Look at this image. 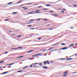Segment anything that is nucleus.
I'll use <instances>...</instances> for the list:
<instances>
[{
	"mask_svg": "<svg viewBox=\"0 0 77 77\" xmlns=\"http://www.w3.org/2000/svg\"><path fill=\"white\" fill-rule=\"evenodd\" d=\"M47 64H50V62H48V60L44 61V62H43V63H44L45 65L47 64Z\"/></svg>",
	"mask_w": 77,
	"mask_h": 77,
	"instance_id": "f257e3e1",
	"label": "nucleus"
},
{
	"mask_svg": "<svg viewBox=\"0 0 77 77\" xmlns=\"http://www.w3.org/2000/svg\"><path fill=\"white\" fill-rule=\"evenodd\" d=\"M74 45V44H70L69 46V48H70V47H72V46H73V45Z\"/></svg>",
	"mask_w": 77,
	"mask_h": 77,
	"instance_id": "f03ea898",
	"label": "nucleus"
},
{
	"mask_svg": "<svg viewBox=\"0 0 77 77\" xmlns=\"http://www.w3.org/2000/svg\"><path fill=\"white\" fill-rule=\"evenodd\" d=\"M74 59H73L72 58H69L66 59V60H74Z\"/></svg>",
	"mask_w": 77,
	"mask_h": 77,
	"instance_id": "7ed1b4c3",
	"label": "nucleus"
},
{
	"mask_svg": "<svg viewBox=\"0 0 77 77\" xmlns=\"http://www.w3.org/2000/svg\"><path fill=\"white\" fill-rule=\"evenodd\" d=\"M32 51H34V50H32L29 51H28L27 52V53H32Z\"/></svg>",
	"mask_w": 77,
	"mask_h": 77,
	"instance_id": "20e7f679",
	"label": "nucleus"
},
{
	"mask_svg": "<svg viewBox=\"0 0 77 77\" xmlns=\"http://www.w3.org/2000/svg\"><path fill=\"white\" fill-rule=\"evenodd\" d=\"M39 11V10H36L35 11V12H36L37 14H39L40 12Z\"/></svg>",
	"mask_w": 77,
	"mask_h": 77,
	"instance_id": "39448f33",
	"label": "nucleus"
},
{
	"mask_svg": "<svg viewBox=\"0 0 77 77\" xmlns=\"http://www.w3.org/2000/svg\"><path fill=\"white\" fill-rule=\"evenodd\" d=\"M69 48H67V47H65L63 48V50H66V49H68Z\"/></svg>",
	"mask_w": 77,
	"mask_h": 77,
	"instance_id": "423d86ee",
	"label": "nucleus"
},
{
	"mask_svg": "<svg viewBox=\"0 0 77 77\" xmlns=\"http://www.w3.org/2000/svg\"><path fill=\"white\" fill-rule=\"evenodd\" d=\"M34 12L33 11H32V12H29L27 13V14H32V13H34Z\"/></svg>",
	"mask_w": 77,
	"mask_h": 77,
	"instance_id": "0eeeda50",
	"label": "nucleus"
},
{
	"mask_svg": "<svg viewBox=\"0 0 77 77\" xmlns=\"http://www.w3.org/2000/svg\"><path fill=\"white\" fill-rule=\"evenodd\" d=\"M43 68H44V69H47L48 68V67L47 66H44L43 67Z\"/></svg>",
	"mask_w": 77,
	"mask_h": 77,
	"instance_id": "6e6552de",
	"label": "nucleus"
},
{
	"mask_svg": "<svg viewBox=\"0 0 77 77\" xmlns=\"http://www.w3.org/2000/svg\"><path fill=\"white\" fill-rule=\"evenodd\" d=\"M24 57V56H21L20 57H17V58L18 59L19 58H21V57Z\"/></svg>",
	"mask_w": 77,
	"mask_h": 77,
	"instance_id": "1a4fd4ad",
	"label": "nucleus"
},
{
	"mask_svg": "<svg viewBox=\"0 0 77 77\" xmlns=\"http://www.w3.org/2000/svg\"><path fill=\"white\" fill-rule=\"evenodd\" d=\"M50 9H48V8H44L43 9V10H44V11L45 10H49Z\"/></svg>",
	"mask_w": 77,
	"mask_h": 77,
	"instance_id": "9d476101",
	"label": "nucleus"
},
{
	"mask_svg": "<svg viewBox=\"0 0 77 77\" xmlns=\"http://www.w3.org/2000/svg\"><path fill=\"white\" fill-rule=\"evenodd\" d=\"M46 6H50L51 5L49 4H47L45 5Z\"/></svg>",
	"mask_w": 77,
	"mask_h": 77,
	"instance_id": "9b49d317",
	"label": "nucleus"
},
{
	"mask_svg": "<svg viewBox=\"0 0 77 77\" xmlns=\"http://www.w3.org/2000/svg\"><path fill=\"white\" fill-rule=\"evenodd\" d=\"M39 63H36L32 64V65H36V64H38Z\"/></svg>",
	"mask_w": 77,
	"mask_h": 77,
	"instance_id": "f8f14e48",
	"label": "nucleus"
},
{
	"mask_svg": "<svg viewBox=\"0 0 77 77\" xmlns=\"http://www.w3.org/2000/svg\"><path fill=\"white\" fill-rule=\"evenodd\" d=\"M12 14H17V13L16 12H13Z\"/></svg>",
	"mask_w": 77,
	"mask_h": 77,
	"instance_id": "ddd939ff",
	"label": "nucleus"
},
{
	"mask_svg": "<svg viewBox=\"0 0 77 77\" xmlns=\"http://www.w3.org/2000/svg\"><path fill=\"white\" fill-rule=\"evenodd\" d=\"M61 45H65V43H62L61 44Z\"/></svg>",
	"mask_w": 77,
	"mask_h": 77,
	"instance_id": "4468645a",
	"label": "nucleus"
},
{
	"mask_svg": "<svg viewBox=\"0 0 77 77\" xmlns=\"http://www.w3.org/2000/svg\"><path fill=\"white\" fill-rule=\"evenodd\" d=\"M36 56H37L36 54L32 56V57H36Z\"/></svg>",
	"mask_w": 77,
	"mask_h": 77,
	"instance_id": "2eb2a0df",
	"label": "nucleus"
},
{
	"mask_svg": "<svg viewBox=\"0 0 77 77\" xmlns=\"http://www.w3.org/2000/svg\"><path fill=\"white\" fill-rule=\"evenodd\" d=\"M27 67H28V66H25V67H24L23 68V69H25V68H27Z\"/></svg>",
	"mask_w": 77,
	"mask_h": 77,
	"instance_id": "dca6fc26",
	"label": "nucleus"
},
{
	"mask_svg": "<svg viewBox=\"0 0 77 77\" xmlns=\"http://www.w3.org/2000/svg\"><path fill=\"white\" fill-rule=\"evenodd\" d=\"M39 20H41V19L38 18L37 20H36V21H39Z\"/></svg>",
	"mask_w": 77,
	"mask_h": 77,
	"instance_id": "f3484780",
	"label": "nucleus"
},
{
	"mask_svg": "<svg viewBox=\"0 0 77 77\" xmlns=\"http://www.w3.org/2000/svg\"><path fill=\"white\" fill-rule=\"evenodd\" d=\"M53 11H49V12H50V13H53Z\"/></svg>",
	"mask_w": 77,
	"mask_h": 77,
	"instance_id": "a211bd4d",
	"label": "nucleus"
},
{
	"mask_svg": "<svg viewBox=\"0 0 77 77\" xmlns=\"http://www.w3.org/2000/svg\"><path fill=\"white\" fill-rule=\"evenodd\" d=\"M66 74H64V75H63V77H65L66 76Z\"/></svg>",
	"mask_w": 77,
	"mask_h": 77,
	"instance_id": "6ab92c4d",
	"label": "nucleus"
},
{
	"mask_svg": "<svg viewBox=\"0 0 77 77\" xmlns=\"http://www.w3.org/2000/svg\"><path fill=\"white\" fill-rule=\"evenodd\" d=\"M39 65L40 66H42V63H39Z\"/></svg>",
	"mask_w": 77,
	"mask_h": 77,
	"instance_id": "aec40b11",
	"label": "nucleus"
},
{
	"mask_svg": "<svg viewBox=\"0 0 77 77\" xmlns=\"http://www.w3.org/2000/svg\"><path fill=\"white\" fill-rule=\"evenodd\" d=\"M27 26L28 27H30V26H32V25H27Z\"/></svg>",
	"mask_w": 77,
	"mask_h": 77,
	"instance_id": "412c9836",
	"label": "nucleus"
},
{
	"mask_svg": "<svg viewBox=\"0 0 77 77\" xmlns=\"http://www.w3.org/2000/svg\"><path fill=\"white\" fill-rule=\"evenodd\" d=\"M33 68H37V66H32Z\"/></svg>",
	"mask_w": 77,
	"mask_h": 77,
	"instance_id": "4be33fe9",
	"label": "nucleus"
},
{
	"mask_svg": "<svg viewBox=\"0 0 77 77\" xmlns=\"http://www.w3.org/2000/svg\"><path fill=\"white\" fill-rule=\"evenodd\" d=\"M30 4H32V3H26V4L25 5H30Z\"/></svg>",
	"mask_w": 77,
	"mask_h": 77,
	"instance_id": "5701e85b",
	"label": "nucleus"
},
{
	"mask_svg": "<svg viewBox=\"0 0 77 77\" xmlns=\"http://www.w3.org/2000/svg\"><path fill=\"white\" fill-rule=\"evenodd\" d=\"M40 54H41L40 53H38V54H36V55L37 56H38V55H40Z\"/></svg>",
	"mask_w": 77,
	"mask_h": 77,
	"instance_id": "b1692460",
	"label": "nucleus"
},
{
	"mask_svg": "<svg viewBox=\"0 0 77 77\" xmlns=\"http://www.w3.org/2000/svg\"><path fill=\"white\" fill-rule=\"evenodd\" d=\"M22 70H20V71H18V72H22Z\"/></svg>",
	"mask_w": 77,
	"mask_h": 77,
	"instance_id": "393cba45",
	"label": "nucleus"
},
{
	"mask_svg": "<svg viewBox=\"0 0 77 77\" xmlns=\"http://www.w3.org/2000/svg\"><path fill=\"white\" fill-rule=\"evenodd\" d=\"M34 20H33V19H32V20H29V21H33Z\"/></svg>",
	"mask_w": 77,
	"mask_h": 77,
	"instance_id": "a878e982",
	"label": "nucleus"
},
{
	"mask_svg": "<svg viewBox=\"0 0 77 77\" xmlns=\"http://www.w3.org/2000/svg\"><path fill=\"white\" fill-rule=\"evenodd\" d=\"M5 74V72H4L3 73H1V74Z\"/></svg>",
	"mask_w": 77,
	"mask_h": 77,
	"instance_id": "bb28decb",
	"label": "nucleus"
},
{
	"mask_svg": "<svg viewBox=\"0 0 77 77\" xmlns=\"http://www.w3.org/2000/svg\"><path fill=\"white\" fill-rule=\"evenodd\" d=\"M20 36H21V35H18V36H17V37L18 38H20Z\"/></svg>",
	"mask_w": 77,
	"mask_h": 77,
	"instance_id": "cd10ccee",
	"label": "nucleus"
},
{
	"mask_svg": "<svg viewBox=\"0 0 77 77\" xmlns=\"http://www.w3.org/2000/svg\"><path fill=\"white\" fill-rule=\"evenodd\" d=\"M3 62H4V61H2L0 62V63H3Z\"/></svg>",
	"mask_w": 77,
	"mask_h": 77,
	"instance_id": "c85d7f7f",
	"label": "nucleus"
},
{
	"mask_svg": "<svg viewBox=\"0 0 77 77\" xmlns=\"http://www.w3.org/2000/svg\"><path fill=\"white\" fill-rule=\"evenodd\" d=\"M45 50H46V49H45L44 50H42V51H45Z\"/></svg>",
	"mask_w": 77,
	"mask_h": 77,
	"instance_id": "c756f323",
	"label": "nucleus"
},
{
	"mask_svg": "<svg viewBox=\"0 0 77 77\" xmlns=\"http://www.w3.org/2000/svg\"><path fill=\"white\" fill-rule=\"evenodd\" d=\"M54 16H58V15L57 14H54Z\"/></svg>",
	"mask_w": 77,
	"mask_h": 77,
	"instance_id": "7c9ffc66",
	"label": "nucleus"
},
{
	"mask_svg": "<svg viewBox=\"0 0 77 77\" xmlns=\"http://www.w3.org/2000/svg\"><path fill=\"white\" fill-rule=\"evenodd\" d=\"M40 39H41V38L39 37L38 38V40H40Z\"/></svg>",
	"mask_w": 77,
	"mask_h": 77,
	"instance_id": "2f4dec72",
	"label": "nucleus"
},
{
	"mask_svg": "<svg viewBox=\"0 0 77 77\" xmlns=\"http://www.w3.org/2000/svg\"><path fill=\"white\" fill-rule=\"evenodd\" d=\"M47 20H48V19H45L44 20V21H47Z\"/></svg>",
	"mask_w": 77,
	"mask_h": 77,
	"instance_id": "473e14b6",
	"label": "nucleus"
},
{
	"mask_svg": "<svg viewBox=\"0 0 77 77\" xmlns=\"http://www.w3.org/2000/svg\"><path fill=\"white\" fill-rule=\"evenodd\" d=\"M35 29V28H30V30H32V29Z\"/></svg>",
	"mask_w": 77,
	"mask_h": 77,
	"instance_id": "72a5a7b5",
	"label": "nucleus"
},
{
	"mask_svg": "<svg viewBox=\"0 0 77 77\" xmlns=\"http://www.w3.org/2000/svg\"><path fill=\"white\" fill-rule=\"evenodd\" d=\"M7 53H8V52H5L4 54H7Z\"/></svg>",
	"mask_w": 77,
	"mask_h": 77,
	"instance_id": "f704fd0d",
	"label": "nucleus"
},
{
	"mask_svg": "<svg viewBox=\"0 0 77 77\" xmlns=\"http://www.w3.org/2000/svg\"><path fill=\"white\" fill-rule=\"evenodd\" d=\"M60 41L59 42H58V43H57L56 44H57H57H59V43H60Z\"/></svg>",
	"mask_w": 77,
	"mask_h": 77,
	"instance_id": "c9c22d12",
	"label": "nucleus"
},
{
	"mask_svg": "<svg viewBox=\"0 0 77 77\" xmlns=\"http://www.w3.org/2000/svg\"><path fill=\"white\" fill-rule=\"evenodd\" d=\"M67 73H68V72H66L64 73L66 74H67Z\"/></svg>",
	"mask_w": 77,
	"mask_h": 77,
	"instance_id": "e433bc0d",
	"label": "nucleus"
},
{
	"mask_svg": "<svg viewBox=\"0 0 77 77\" xmlns=\"http://www.w3.org/2000/svg\"><path fill=\"white\" fill-rule=\"evenodd\" d=\"M28 8H24V10H26V9H27Z\"/></svg>",
	"mask_w": 77,
	"mask_h": 77,
	"instance_id": "4c0bfd02",
	"label": "nucleus"
},
{
	"mask_svg": "<svg viewBox=\"0 0 77 77\" xmlns=\"http://www.w3.org/2000/svg\"><path fill=\"white\" fill-rule=\"evenodd\" d=\"M9 3H10V5H11V4H12V3H13V2H11Z\"/></svg>",
	"mask_w": 77,
	"mask_h": 77,
	"instance_id": "58836bf2",
	"label": "nucleus"
},
{
	"mask_svg": "<svg viewBox=\"0 0 77 77\" xmlns=\"http://www.w3.org/2000/svg\"><path fill=\"white\" fill-rule=\"evenodd\" d=\"M61 12H62V13H64V12H65L63 11H61Z\"/></svg>",
	"mask_w": 77,
	"mask_h": 77,
	"instance_id": "ea45409f",
	"label": "nucleus"
},
{
	"mask_svg": "<svg viewBox=\"0 0 77 77\" xmlns=\"http://www.w3.org/2000/svg\"><path fill=\"white\" fill-rule=\"evenodd\" d=\"M22 1H20V2H18L17 3L18 4V3H21V2H22Z\"/></svg>",
	"mask_w": 77,
	"mask_h": 77,
	"instance_id": "a19ab883",
	"label": "nucleus"
},
{
	"mask_svg": "<svg viewBox=\"0 0 77 77\" xmlns=\"http://www.w3.org/2000/svg\"><path fill=\"white\" fill-rule=\"evenodd\" d=\"M8 72H9L7 71V72H5V74H6V73H8Z\"/></svg>",
	"mask_w": 77,
	"mask_h": 77,
	"instance_id": "79ce46f5",
	"label": "nucleus"
},
{
	"mask_svg": "<svg viewBox=\"0 0 77 77\" xmlns=\"http://www.w3.org/2000/svg\"><path fill=\"white\" fill-rule=\"evenodd\" d=\"M32 65H31L30 66V67L31 68V67H32Z\"/></svg>",
	"mask_w": 77,
	"mask_h": 77,
	"instance_id": "37998d69",
	"label": "nucleus"
},
{
	"mask_svg": "<svg viewBox=\"0 0 77 77\" xmlns=\"http://www.w3.org/2000/svg\"><path fill=\"white\" fill-rule=\"evenodd\" d=\"M19 48H23V47H18Z\"/></svg>",
	"mask_w": 77,
	"mask_h": 77,
	"instance_id": "c03bdc74",
	"label": "nucleus"
},
{
	"mask_svg": "<svg viewBox=\"0 0 77 77\" xmlns=\"http://www.w3.org/2000/svg\"><path fill=\"white\" fill-rule=\"evenodd\" d=\"M48 36H44L43 37H48Z\"/></svg>",
	"mask_w": 77,
	"mask_h": 77,
	"instance_id": "a18cd8bd",
	"label": "nucleus"
},
{
	"mask_svg": "<svg viewBox=\"0 0 77 77\" xmlns=\"http://www.w3.org/2000/svg\"><path fill=\"white\" fill-rule=\"evenodd\" d=\"M54 51H57L58 50H59V49H58V50H54Z\"/></svg>",
	"mask_w": 77,
	"mask_h": 77,
	"instance_id": "49530a36",
	"label": "nucleus"
},
{
	"mask_svg": "<svg viewBox=\"0 0 77 77\" xmlns=\"http://www.w3.org/2000/svg\"><path fill=\"white\" fill-rule=\"evenodd\" d=\"M65 58H61L60 59V60H62L63 59H65Z\"/></svg>",
	"mask_w": 77,
	"mask_h": 77,
	"instance_id": "de8ad7c7",
	"label": "nucleus"
},
{
	"mask_svg": "<svg viewBox=\"0 0 77 77\" xmlns=\"http://www.w3.org/2000/svg\"><path fill=\"white\" fill-rule=\"evenodd\" d=\"M8 20H9L8 19H6L5 20V21H8Z\"/></svg>",
	"mask_w": 77,
	"mask_h": 77,
	"instance_id": "09e8293b",
	"label": "nucleus"
},
{
	"mask_svg": "<svg viewBox=\"0 0 77 77\" xmlns=\"http://www.w3.org/2000/svg\"><path fill=\"white\" fill-rule=\"evenodd\" d=\"M63 48L60 49L59 50H63Z\"/></svg>",
	"mask_w": 77,
	"mask_h": 77,
	"instance_id": "8fccbe9b",
	"label": "nucleus"
},
{
	"mask_svg": "<svg viewBox=\"0 0 77 77\" xmlns=\"http://www.w3.org/2000/svg\"><path fill=\"white\" fill-rule=\"evenodd\" d=\"M5 65L6 66H8V65H9V64H6Z\"/></svg>",
	"mask_w": 77,
	"mask_h": 77,
	"instance_id": "3c124183",
	"label": "nucleus"
},
{
	"mask_svg": "<svg viewBox=\"0 0 77 77\" xmlns=\"http://www.w3.org/2000/svg\"><path fill=\"white\" fill-rule=\"evenodd\" d=\"M38 8H41V6H38Z\"/></svg>",
	"mask_w": 77,
	"mask_h": 77,
	"instance_id": "603ef678",
	"label": "nucleus"
},
{
	"mask_svg": "<svg viewBox=\"0 0 77 77\" xmlns=\"http://www.w3.org/2000/svg\"><path fill=\"white\" fill-rule=\"evenodd\" d=\"M2 36H3V37H4V38L5 37V35H2Z\"/></svg>",
	"mask_w": 77,
	"mask_h": 77,
	"instance_id": "864d4df0",
	"label": "nucleus"
},
{
	"mask_svg": "<svg viewBox=\"0 0 77 77\" xmlns=\"http://www.w3.org/2000/svg\"><path fill=\"white\" fill-rule=\"evenodd\" d=\"M54 51V50H52V51H50V52H52V51Z\"/></svg>",
	"mask_w": 77,
	"mask_h": 77,
	"instance_id": "5fc2aeb1",
	"label": "nucleus"
},
{
	"mask_svg": "<svg viewBox=\"0 0 77 77\" xmlns=\"http://www.w3.org/2000/svg\"><path fill=\"white\" fill-rule=\"evenodd\" d=\"M73 6H75H75H76V5H73Z\"/></svg>",
	"mask_w": 77,
	"mask_h": 77,
	"instance_id": "6e6d98bb",
	"label": "nucleus"
},
{
	"mask_svg": "<svg viewBox=\"0 0 77 77\" xmlns=\"http://www.w3.org/2000/svg\"><path fill=\"white\" fill-rule=\"evenodd\" d=\"M47 26H50V24H48L47 25Z\"/></svg>",
	"mask_w": 77,
	"mask_h": 77,
	"instance_id": "4d7b16f0",
	"label": "nucleus"
},
{
	"mask_svg": "<svg viewBox=\"0 0 77 77\" xmlns=\"http://www.w3.org/2000/svg\"><path fill=\"white\" fill-rule=\"evenodd\" d=\"M14 63L11 64V65H14Z\"/></svg>",
	"mask_w": 77,
	"mask_h": 77,
	"instance_id": "13d9d810",
	"label": "nucleus"
},
{
	"mask_svg": "<svg viewBox=\"0 0 77 77\" xmlns=\"http://www.w3.org/2000/svg\"><path fill=\"white\" fill-rule=\"evenodd\" d=\"M62 10H63V11H65V10L64 9H63Z\"/></svg>",
	"mask_w": 77,
	"mask_h": 77,
	"instance_id": "bf43d9fd",
	"label": "nucleus"
},
{
	"mask_svg": "<svg viewBox=\"0 0 77 77\" xmlns=\"http://www.w3.org/2000/svg\"><path fill=\"white\" fill-rule=\"evenodd\" d=\"M7 5H10V3H7Z\"/></svg>",
	"mask_w": 77,
	"mask_h": 77,
	"instance_id": "052dcab7",
	"label": "nucleus"
},
{
	"mask_svg": "<svg viewBox=\"0 0 77 77\" xmlns=\"http://www.w3.org/2000/svg\"><path fill=\"white\" fill-rule=\"evenodd\" d=\"M49 30H53V29H49Z\"/></svg>",
	"mask_w": 77,
	"mask_h": 77,
	"instance_id": "680f3d73",
	"label": "nucleus"
},
{
	"mask_svg": "<svg viewBox=\"0 0 77 77\" xmlns=\"http://www.w3.org/2000/svg\"><path fill=\"white\" fill-rule=\"evenodd\" d=\"M53 61H51V63H53Z\"/></svg>",
	"mask_w": 77,
	"mask_h": 77,
	"instance_id": "e2e57ef3",
	"label": "nucleus"
},
{
	"mask_svg": "<svg viewBox=\"0 0 77 77\" xmlns=\"http://www.w3.org/2000/svg\"><path fill=\"white\" fill-rule=\"evenodd\" d=\"M0 70H3V69H0Z\"/></svg>",
	"mask_w": 77,
	"mask_h": 77,
	"instance_id": "0e129e2a",
	"label": "nucleus"
},
{
	"mask_svg": "<svg viewBox=\"0 0 77 77\" xmlns=\"http://www.w3.org/2000/svg\"><path fill=\"white\" fill-rule=\"evenodd\" d=\"M23 6V5H20V6Z\"/></svg>",
	"mask_w": 77,
	"mask_h": 77,
	"instance_id": "69168bd1",
	"label": "nucleus"
},
{
	"mask_svg": "<svg viewBox=\"0 0 77 77\" xmlns=\"http://www.w3.org/2000/svg\"><path fill=\"white\" fill-rule=\"evenodd\" d=\"M74 55H75V56H77V54H74Z\"/></svg>",
	"mask_w": 77,
	"mask_h": 77,
	"instance_id": "338daca9",
	"label": "nucleus"
},
{
	"mask_svg": "<svg viewBox=\"0 0 77 77\" xmlns=\"http://www.w3.org/2000/svg\"><path fill=\"white\" fill-rule=\"evenodd\" d=\"M75 45H77V43L75 44Z\"/></svg>",
	"mask_w": 77,
	"mask_h": 77,
	"instance_id": "774afa93",
	"label": "nucleus"
}]
</instances>
